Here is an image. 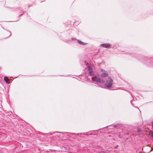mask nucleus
Listing matches in <instances>:
<instances>
[{"mask_svg": "<svg viewBox=\"0 0 153 153\" xmlns=\"http://www.w3.org/2000/svg\"><path fill=\"white\" fill-rule=\"evenodd\" d=\"M93 81L96 82H100L101 83H103L104 81L102 79L98 78L97 76H93L92 78Z\"/></svg>", "mask_w": 153, "mask_h": 153, "instance_id": "1", "label": "nucleus"}, {"mask_svg": "<svg viewBox=\"0 0 153 153\" xmlns=\"http://www.w3.org/2000/svg\"><path fill=\"white\" fill-rule=\"evenodd\" d=\"M11 35V33L7 30H5L4 32L3 36L5 39L8 38Z\"/></svg>", "mask_w": 153, "mask_h": 153, "instance_id": "2", "label": "nucleus"}, {"mask_svg": "<svg viewBox=\"0 0 153 153\" xmlns=\"http://www.w3.org/2000/svg\"><path fill=\"white\" fill-rule=\"evenodd\" d=\"M113 81V80L111 79H110L109 81H107V83L105 84V86L108 88H109L111 87L112 85Z\"/></svg>", "mask_w": 153, "mask_h": 153, "instance_id": "3", "label": "nucleus"}, {"mask_svg": "<svg viewBox=\"0 0 153 153\" xmlns=\"http://www.w3.org/2000/svg\"><path fill=\"white\" fill-rule=\"evenodd\" d=\"M101 46L104 48H108L111 46V45L109 43L102 44L101 45Z\"/></svg>", "mask_w": 153, "mask_h": 153, "instance_id": "4", "label": "nucleus"}, {"mask_svg": "<svg viewBox=\"0 0 153 153\" xmlns=\"http://www.w3.org/2000/svg\"><path fill=\"white\" fill-rule=\"evenodd\" d=\"M89 74L90 75L93 76L94 75V72L92 68L89 67L88 68Z\"/></svg>", "mask_w": 153, "mask_h": 153, "instance_id": "5", "label": "nucleus"}, {"mask_svg": "<svg viewBox=\"0 0 153 153\" xmlns=\"http://www.w3.org/2000/svg\"><path fill=\"white\" fill-rule=\"evenodd\" d=\"M108 76V74L106 73H103L101 74L100 76L102 77H106Z\"/></svg>", "mask_w": 153, "mask_h": 153, "instance_id": "6", "label": "nucleus"}, {"mask_svg": "<svg viewBox=\"0 0 153 153\" xmlns=\"http://www.w3.org/2000/svg\"><path fill=\"white\" fill-rule=\"evenodd\" d=\"M78 42L79 44L82 45H85L86 44L80 40H78Z\"/></svg>", "mask_w": 153, "mask_h": 153, "instance_id": "7", "label": "nucleus"}, {"mask_svg": "<svg viewBox=\"0 0 153 153\" xmlns=\"http://www.w3.org/2000/svg\"><path fill=\"white\" fill-rule=\"evenodd\" d=\"M4 81L7 83H8L9 81V79L7 77H4Z\"/></svg>", "mask_w": 153, "mask_h": 153, "instance_id": "8", "label": "nucleus"}, {"mask_svg": "<svg viewBox=\"0 0 153 153\" xmlns=\"http://www.w3.org/2000/svg\"><path fill=\"white\" fill-rule=\"evenodd\" d=\"M149 134L151 135L152 138H153V131H150L149 132Z\"/></svg>", "mask_w": 153, "mask_h": 153, "instance_id": "9", "label": "nucleus"}, {"mask_svg": "<svg viewBox=\"0 0 153 153\" xmlns=\"http://www.w3.org/2000/svg\"><path fill=\"white\" fill-rule=\"evenodd\" d=\"M100 153H106L105 152L102 151V152H100Z\"/></svg>", "mask_w": 153, "mask_h": 153, "instance_id": "10", "label": "nucleus"}, {"mask_svg": "<svg viewBox=\"0 0 153 153\" xmlns=\"http://www.w3.org/2000/svg\"><path fill=\"white\" fill-rule=\"evenodd\" d=\"M152 128H153V121L152 122Z\"/></svg>", "mask_w": 153, "mask_h": 153, "instance_id": "11", "label": "nucleus"}]
</instances>
